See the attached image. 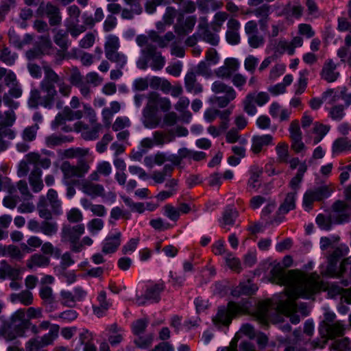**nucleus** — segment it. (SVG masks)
<instances>
[{
	"instance_id": "obj_1",
	"label": "nucleus",
	"mask_w": 351,
	"mask_h": 351,
	"mask_svg": "<svg viewBox=\"0 0 351 351\" xmlns=\"http://www.w3.org/2000/svg\"><path fill=\"white\" fill-rule=\"evenodd\" d=\"M292 263V258L286 256L282 265H274L270 271V280L272 282L286 287V293L283 295L285 298L280 300L278 309L287 315L295 312V300L298 297L309 298L319 288L318 281L314 277L307 276L297 271L286 274L285 268L291 267Z\"/></svg>"
},
{
	"instance_id": "obj_2",
	"label": "nucleus",
	"mask_w": 351,
	"mask_h": 351,
	"mask_svg": "<svg viewBox=\"0 0 351 351\" xmlns=\"http://www.w3.org/2000/svg\"><path fill=\"white\" fill-rule=\"evenodd\" d=\"M80 106V99L76 96L72 97L70 101V107H65L63 111L56 116L53 122V125L58 127L64 124L66 121H71L76 119H80L82 118L84 114L86 116L90 123H95L97 121L96 112L90 104H83V111L80 110H72L78 108Z\"/></svg>"
},
{
	"instance_id": "obj_3",
	"label": "nucleus",
	"mask_w": 351,
	"mask_h": 351,
	"mask_svg": "<svg viewBox=\"0 0 351 351\" xmlns=\"http://www.w3.org/2000/svg\"><path fill=\"white\" fill-rule=\"evenodd\" d=\"M211 90L215 94H223V96H214L211 101L220 108H224L237 97L235 90L223 82L215 81L213 83Z\"/></svg>"
},
{
	"instance_id": "obj_4",
	"label": "nucleus",
	"mask_w": 351,
	"mask_h": 351,
	"mask_svg": "<svg viewBox=\"0 0 351 351\" xmlns=\"http://www.w3.org/2000/svg\"><path fill=\"white\" fill-rule=\"evenodd\" d=\"M58 80V75L49 67L45 68V77L41 83V94L45 106H50L57 96V91L53 86L54 81Z\"/></svg>"
},
{
	"instance_id": "obj_5",
	"label": "nucleus",
	"mask_w": 351,
	"mask_h": 351,
	"mask_svg": "<svg viewBox=\"0 0 351 351\" xmlns=\"http://www.w3.org/2000/svg\"><path fill=\"white\" fill-rule=\"evenodd\" d=\"M332 184L324 185L315 189L307 190L303 197V206L305 210L309 211L315 202L321 201L328 197L333 192Z\"/></svg>"
},
{
	"instance_id": "obj_6",
	"label": "nucleus",
	"mask_w": 351,
	"mask_h": 351,
	"mask_svg": "<svg viewBox=\"0 0 351 351\" xmlns=\"http://www.w3.org/2000/svg\"><path fill=\"white\" fill-rule=\"evenodd\" d=\"M12 322L15 328L12 330L6 332L5 338L8 341L24 336L25 329L29 328L30 322L26 317L25 309L16 311L12 316Z\"/></svg>"
},
{
	"instance_id": "obj_7",
	"label": "nucleus",
	"mask_w": 351,
	"mask_h": 351,
	"mask_svg": "<svg viewBox=\"0 0 351 351\" xmlns=\"http://www.w3.org/2000/svg\"><path fill=\"white\" fill-rule=\"evenodd\" d=\"M269 100L266 92H253L248 93L243 101V110L249 115L253 116L257 112L255 106H263Z\"/></svg>"
},
{
	"instance_id": "obj_8",
	"label": "nucleus",
	"mask_w": 351,
	"mask_h": 351,
	"mask_svg": "<svg viewBox=\"0 0 351 351\" xmlns=\"http://www.w3.org/2000/svg\"><path fill=\"white\" fill-rule=\"evenodd\" d=\"M243 308L235 303L230 302L227 307H220L213 321L216 325H228L233 315L243 313Z\"/></svg>"
},
{
	"instance_id": "obj_9",
	"label": "nucleus",
	"mask_w": 351,
	"mask_h": 351,
	"mask_svg": "<svg viewBox=\"0 0 351 351\" xmlns=\"http://www.w3.org/2000/svg\"><path fill=\"white\" fill-rule=\"evenodd\" d=\"M171 107V104L168 98L160 97L156 93H151L147 97L145 111L151 114H154L159 110L167 112L170 110Z\"/></svg>"
},
{
	"instance_id": "obj_10",
	"label": "nucleus",
	"mask_w": 351,
	"mask_h": 351,
	"mask_svg": "<svg viewBox=\"0 0 351 351\" xmlns=\"http://www.w3.org/2000/svg\"><path fill=\"white\" fill-rule=\"evenodd\" d=\"M61 170L66 179L82 178L89 171L90 166L84 161L79 162L76 166L71 165L68 162H64L61 166Z\"/></svg>"
},
{
	"instance_id": "obj_11",
	"label": "nucleus",
	"mask_w": 351,
	"mask_h": 351,
	"mask_svg": "<svg viewBox=\"0 0 351 351\" xmlns=\"http://www.w3.org/2000/svg\"><path fill=\"white\" fill-rule=\"evenodd\" d=\"M345 196L346 199L350 202V205L342 201H337L332 206V210L341 213L339 216L343 217L339 220V223L348 221L351 219V184L346 189Z\"/></svg>"
},
{
	"instance_id": "obj_12",
	"label": "nucleus",
	"mask_w": 351,
	"mask_h": 351,
	"mask_svg": "<svg viewBox=\"0 0 351 351\" xmlns=\"http://www.w3.org/2000/svg\"><path fill=\"white\" fill-rule=\"evenodd\" d=\"M86 295V291L81 288L75 289L73 292L62 290L60 292V302L64 306L73 307L77 302L84 300Z\"/></svg>"
},
{
	"instance_id": "obj_13",
	"label": "nucleus",
	"mask_w": 351,
	"mask_h": 351,
	"mask_svg": "<svg viewBox=\"0 0 351 351\" xmlns=\"http://www.w3.org/2000/svg\"><path fill=\"white\" fill-rule=\"evenodd\" d=\"M121 233L119 230H114L110 233L102 243V252L108 254L117 251L121 245Z\"/></svg>"
},
{
	"instance_id": "obj_14",
	"label": "nucleus",
	"mask_w": 351,
	"mask_h": 351,
	"mask_svg": "<svg viewBox=\"0 0 351 351\" xmlns=\"http://www.w3.org/2000/svg\"><path fill=\"white\" fill-rule=\"evenodd\" d=\"M164 285L162 282L149 286L146 290L144 298H137L136 302L141 305L145 304V300H147L151 302H158L160 300V295L161 292L164 290Z\"/></svg>"
},
{
	"instance_id": "obj_15",
	"label": "nucleus",
	"mask_w": 351,
	"mask_h": 351,
	"mask_svg": "<svg viewBox=\"0 0 351 351\" xmlns=\"http://www.w3.org/2000/svg\"><path fill=\"white\" fill-rule=\"evenodd\" d=\"M106 330L108 342L112 346H117L123 341L125 331L121 327L118 326L117 324H113L108 326Z\"/></svg>"
},
{
	"instance_id": "obj_16",
	"label": "nucleus",
	"mask_w": 351,
	"mask_h": 351,
	"mask_svg": "<svg viewBox=\"0 0 351 351\" xmlns=\"http://www.w3.org/2000/svg\"><path fill=\"white\" fill-rule=\"evenodd\" d=\"M274 145V137L271 134L255 135L252 139L251 150L254 154H258L264 147Z\"/></svg>"
},
{
	"instance_id": "obj_17",
	"label": "nucleus",
	"mask_w": 351,
	"mask_h": 351,
	"mask_svg": "<svg viewBox=\"0 0 351 351\" xmlns=\"http://www.w3.org/2000/svg\"><path fill=\"white\" fill-rule=\"evenodd\" d=\"M85 232V226L82 223L77 224L73 227L64 226L61 232L62 241L79 239Z\"/></svg>"
},
{
	"instance_id": "obj_18",
	"label": "nucleus",
	"mask_w": 351,
	"mask_h": 351,
	"mask_svg": "<svg viewBox=\"0 0 351 351\" xmlns=\"http://www.w3.org/2000/svg\"><path fill=\"white\" fill-rule=\"evenodd\" d=\"M90 181V180L82 182L81 184V190L82 192L92 197L104 195V186L99 184H94Z\"/></svg>"
},
{
	"instance_id": "obj_19",
	"label": "nucleus",
	"mask_w": 351,
	"mask_h": 351,
	"mask_svg": "<svg viewBox=\"0 0 351 351\" xmlns=\"http://www.w3.org/2000/svg\"><path fill=\"white\" fill-rule=\"evenodd\" d=\"M121 110V104L117 101L110 102V106L104 108L101 112L103 122L106 126L110 127L114 114Z\"/></svg>"
},
{
	"instance_id": "obj_20",
	"label": "nucleus",
	"mask_w": 351,
	"mask_h": 351,
	"mask_svg": "<svg viewBox=\"0 0 351 351\" xmlns=\"http://www.w3.org/2000/svg\"><path fill=\"white\" fill-rule=\"evenodd\" d=\"M322 77L328 82H335L339 77V73L336 71V64L332 60H328L324 64Z\"/></svg>"
},
{
	"instance_id": "obj_21",
	"label": "nucleus",
	"mask_w": 351,
	"mask_h": 351,
	"mask_svg": "<svg viewBox=\"0 0 351 351\" xmlns=\"http://www.w3.org/2000/svg\"><path fill=\"white\" fill-rule=\"evenodd\" d=\"M269 112L273 118L279 119L280 121H287L291 114V111L282 108L278 102L271 103Z\"/></svg>"
},
{
	"instance_id": "obj_22",
	"label": "nucleus",
	"mask_w": 351,
	"mask_h": 351,
	"mask_svg": "<svg viewBox=\"0 0 351 351\" xmlns=\"http://www.w3.org/2000/svg\"><path fill=\"white\" fill-rule=\"evenodd\" d=\"M50 263V258L40 254H34L27 261V267L30 269L47 267Z\"/></svg>"
},
{
	"instance_id": "obj_23",
	"label": "nucleus",
	"mask_w": 351,
	"mask_h": 351,
	"mask_svg": "<svg viewBox=\"0 0 351 351\" xmlns=\"http://www.w3.org/2000/svg\"><path fill=\"white\" fill-rule=\"evenodd\" d=\"M111 171L112 167L108 162H100L97 164L96 170L90 174L89 179L92 181H97L99 180V175L108 176L111 173Z\"/></svg>"
},
{
	"instance_id": "obj_24",
	"label": "nucleus",
	"mask_w": 351,
	"mask_h": 351,
	"mask_svg": "<svg viewBox=\"0 0 351 351\" xmlns=\"http://www.w3.org/2000/svg\"><path fill=\"white\" fill-rule=\"evenodd\" d=\"M326 335L328 338L332 339L343 335L345 327L340 322H336L333 324H326L324 328Z\"/></svg>"
},
{
	"instance_id": "obj_25",
	"label": "nucleus",
	"mask_w": 351,
	"mask_h": 351,
	"mask_svg": "<svg viewBox=\"0 0 351 351\" xmlns=\"http://www.w3.org/2000/svg\"><path fill=\"white\" fill-rule=\"evenodd\" d=\"M262 174V169L255 167L251 169V175L247 182L249 190L256 191L261 186L260 176Z\"/></svg>"
},
{
	"instance_id": "obj_26",
	"label": "nucleus",
	"mask_w": 351,
	"mask_h": 351,
	"mask_svg": "<svg viewBox=\"0 0 351 351\" xmlns=\"http://www.w3.org/2000/svg\"><path fill=\"white\" fill-rule=\"evenodd\" d=\"M149 40L158 43L160 47H164L166 44L164 43L162 39L156 35V33H152L149 36L145 35H140L136 38V43L140 47H145L148 45Z\"/></svg>"
},
{
	"instance_id": "obj_27",
	"label": "nucleus",
	"mask_w": 351,
	"mask_h": 351,
	"mask_svg": "<svg viewBox=\"0 0 351 351\" xmlns=\"http://www.w3.org/2000/svg\"><path fill=\"white\" fill-rule=\"evenodd\" d=\"M274 53L278 55H282L285 53H288L289 56L294 54L290 42L285 38H280L276 41Z\"/></svg>"
},
{
	"instance_id": "obj_28",
	"label": "nucleus",
	"mask_w": 351,
	"mask_h": 351,
	"mask_svg": "<svg viewBox=\"0 0 351 351\" xmlns=\"http://www.w3.org/2000/svg\"><path fill=\"white\" fill-rule=\"evenodd\" d=\"M119 47L120 44L118 37L114 35L108 36L104 45L106 56L118 51Z\"/></svg>"
},
{
	"instance_id": "obj_29",
	"label": "nucleus",
	"mask_w": 351,
	"mask_h": 351,
	"mask_svg": "<svg viewBox=\"0 0 351 351\" xmlns=\"http://www.w3.org/2000/svg\"><path fill=\"white\" fill-rule=\"evenodd\" d=\"M42 173L40 170L33 171L29 177V184L35 193L40 191L43 188V183L41 179Z\"/></svg>"
},
{
	"instance_id": "obj_30",
	"label": "nucleus",
	"mask_w": 351,
	"mask_h": 351,
	"mask_svg": "<svg viewBox=\"0 0 351 351\" xmlns=\"http://www.w3.org/2000/svg\"><path fill=\"white\" fill-rule=\"evenodd\" d=\"M350 140L346 138H339L335 140L332 144V152L333 155H338L350 149Z\"/></svg>"
},
{
	"instance_id": "obj_31",
	"label": "nucleus",
	"mask_w": 351,
	"mask_h": 351,
	"mask_svg": "<svg viewBox=\"0 0 351 351\" xmlns=\"http://www.w3.org/2000/svg\"><path fill=\"white\" fill-rule=\"evenodd\" d=\"M184 81L185 86L189 91L195 93L202 92V87L197 83L196 76L193 73H188L185 77Z\"/></svg>"
},
{
	"instance_id": "obj_32",
	"label": "nucleus",
	"mask_w": 351,
	"mask_h": 351,
	"mask_svg": "<svg viewBox=\"0 0 351 351\" xmlns=\"http://www.w3.org/2000/svg\"><path fill=\"white\" fill-rule=\"evenodd\" d=\"M19 269L12 268L4 261H1L0 265V278H15L19 276Z\"/></svg>"
},
{
	"instance_id": "obj_33",
	"label": "nucleus",
	"mask_w": 351,
	"mask_h": 351,
	"mask_svg": "<svg viewBox=\"0 0 351 351\" xmlns=\"http://www.w3.org/2000/svg\"><path fill=\"white\" fill-rule=\"evenodd\" d=\"M60 327L57 324H52L50 327V330L47 334L43 335L40 340L43 342L44 346L52 344L55 339L58 337Z\"/></svg>"
},
{
	"instance_id": "obj_34",
	"label": "nucleus",
	"mask_w": 351,
	"mask_h": 351,
	"mask_svg": "<svg viewBox=\"0 0 351 351\" xmlns=\"http://www.w3.org/2000/svg\"><path fill=\"white\" fill-rule=\"evenodd\" d=\"M295 192H292L287 194L284 202L281 204L279 208L281 213H287L295 208Z\"/></svg>"
},
{
	"instance_id": "obj_35",
	"label": "nucleus",
	"mask_w": 351,
	"mask_h": 351,
	"mask_svg": "<svg viewBox=\"0 0 351 351\" xmlns=\"http://www.w3.org/2000/svg\"><path fill=\"white\" fill-rule=\"evenodd\" d=\"M307 73V71H303L300 73V77L297 82L293 86L295 95H302L305 91L308 83L307 78L305 75Z\"/></svg>"
},
{
	"instance_id": "obj_36",
	"label": "nucleus",
	"mask_w": 351,
	"mask_h": 351,
	"mask_svg": "<svg viewBox=\"0 0 351 351\" xmlns=\"http://www.w3.org/2000/svg\"><path fill=\"white\" fill-rule=\"evenodd\" d=\"M237 212L236 211L235 209H226L224 211L222 219L221 220V226L223 228H226V226H232L234 224L235 219L237 217Z\"/></svg>"
},
{
	"instance_id": "obj_37",
	"label": "nucleus",
	"mask_w": 351,
	"mask_h": 351,
	"mask_svg": "<svg viewBox=\"0 0 351 351\" xmlns=\"http://www.w3.org/2000/svg\"><path fill=\"white\" fill-rule=\"evenodd\" d=\"M173 170V167L170 165H166L163 170L156 171L152 173V178L156 183L161 184L165 182L166 178L171 175V172Z\"/></svg>"
},
{
	"instance_id": "obj_38",
	"label": "nucleus",
	"mask_w": 351,
	"mask_h": 351,
	"mask_svg": "<svg viewBox=\"0 0 351 351\" xmlns=\"http://www.w3.org/2000/svg\"><path fill=\"white\" fill-rule=\"evenodd\" d=\"M154 340V335L152 334L143 336L142 335L136 336L134 342V344L141 349H147L150 347Z\"/></svg>"
},
{
	"instance_id": "obj_39",
	"label": "nucleus",
	"mask_w": 351,
	"mask_h": 351,
	"mask_svg": "<svg viewBox=\"0 0 351 351\" xmlns=\"http://www.w3.org/2000/svg\"><path fill=\"white\" fill-rule=\"evenodd\" d=\"M77 22L78 21H67L66 31L73 37H77L86 30V27L77 25Z\"/></svg>"
},
{
	"instance_id": "obj_40",
	"label": "nucleus",
	"mask_w": 351,
	"mask_h": 351,
	"mask_svg": "<svg viewBox=\"0 0 351 351\" xmlns=\"http://www.w3.org/2000/svg\"><path fill=\"white\" fill-rule=\"evenodd\" d=\"M329 131V127L322 123H315L313 127V132L317 134L314 138V144H317L321 141L323 137Z\"/></svg>"
},
{
	"instance_id": "obj_41",
	"label": "nucleus",
	"mask_w": 351,
	"mask_h": 351,
	"mask_svg": "<svg viewBox=\"0 0 351 351\" xmlns=\"http://www.w3.org/2000/svg\"><path fill=\"white\" fill-rule=\"evenodd\" d=\"M176 16V10L173 9L172 8H168L163 16V22H158L157 23L158 29L162 30L163 25H170L171 24H172Z\"/></svg>"
},
{
	"instance_id": "obj_42",
	"label": "nucleus",
	"mask_w": 351,
	"mask_h": 351,
	"mask_svg": "<svg viewBox=\"0 0 351 351\" xmlns=\"http://www.w3.org/2000/svg\"><path fill=\"white\" fill-rule=\"evenodd\" d=\"M106 57L110 61L114 62L119 69L123 68L127 63L126 56L119 51L111 53Z\"/></svg>"
},
{
	"instance_id": "obj_43",
	"label": "nucleus",
	"mask_w": 351,
	"mask_h": 351,
	"mask_svg": "<svg viewBox=\"0 0 351 351\" xmlns=\"http://www.w3.org/2000/svg\"><path fill=\"white\" fill-rule=\"evenodd\" d=\"M270 306L269 301H265L259 304V306L257 309L256 317L257 319L260 320L261 322L265 323L267 320L268 317V310Z\"/></svg>"
},
{
	"instance_id": "obj_44",
	"label": "nucleus",
	"mask_w": 351,
	"mask_h": 351,
	"mask_svg": "<svg viewBox=\"0 0 351 351\" xmlns=\"http://www.w3.org/2000/svg\"><path fill=\"white\" fill-rule=\"evenodd\" d=\"M148 325V321L145 319H138L132 325V333L136 336L143 335Z\"/></svg>"
},
{
	"instance_id": "obj_45",
	"label": "nucleus",
	"mask_w": 351,
	"mask_h": 351,
	"mask_svg": "<svg viewBox=\"0 0 351 351\" xmlns=\"http://www.w3.org/2000/svg\"><path fill=\"white\" fill-rule=\"evenodd\" d=\"M1 254L3 256L8 255L13 258L17 259L22 258L23 256L21 250L18 247L12 245L4 246Z\"/></svg>"
},
{
	"instance_id": "obj_46",
	"label": "nucleus",
	"mask_w": 351,
	"mask_h": 351,
	"mask_svg": "<svg viewBox=\"0 0 351 351\" xmlns=\"http://www.w3.org/2000/svg\"><path fill=\"white\" fill-rule=\"evenodd\" d=\"M58 228V224L56 222L44 221L40 226V231L47 236L56 234Z\"/></svg>"
},
{
	"instance_id": "obj_47",
	"label": "nucleus",
	"mask_w": 351,
	"mask_h": 351,
	"mask_svg": "<svg viewBox=\"0 0 351 351\" xmlns=\"http://www.w3.org/2000/svg\"><path fill=\"white\" fill-rule=\"evenodd\" d=\"M27 246L25 244L22 245L23 250L26 253H29L32 251V250L29 247L38 248L42 245L43 241L42 240L36 236L30 237L27 241Z\"/></svg>"
},
{
	"instance_id": "obj_48",
	"label": "nucleus",
	"mask_w": 351,
	"mask_h": 351,
	"mask_svg": "<svg viewBox=\"0 0 351 351\" xmlns=\"http://www.w3.org/2000/svg\"><path fill=\"white\" fill-rule=\"evenodd\" d=\"M224 258L226 264L231 269L239 271L241 262L239 258L235 257L231 252H227Z\"/></svg>"
},
{
	"instance_id": "obj_49",
	"label": "nucleus",
	"mask_w": 351,
	"mask_h": 351,
	"mask_svg": "<svg viewBox=\"0 0 351 351\" xmlns=\"http://www.w3.org/2000/svg\"><path fill=\"white\" fill-rule=\"evenodd\" d=\"M87 228L92 234H96L104 228V221L101 219H93L88 223Z\"/></svg>"
},
{
	"instance_id": "obj_50",
	"label": "nucleus",
	"mask_w": 351,
	"mask_h": 351,
	"mask_svg": "<svg viewBox=\"0 0 351 351\" xmlns=\"http://www.w3.org/2000/svg\"><path fill=\"white\" fill-rule=\"evenodd\" d=\"M41 246V251L45 255L54 256L57 258L60 257V250L55 247L50 242H45Z\"/></svg>"
},
{
	"instance_id": "obj_51",
	"label": "nucleus",
	"mask_w": 351,
	"mask_h": 351,
	"mask_svg": "<svg viewBox=\"0 0 351 351\" xmlns=\"http://www.w3.org/2000/svg\"><path fill=\"white\" fill-rule=\"evenodd\" d=\"M164 215L171 220L176 221L180 217L178 209L171 204H166L163 207Z\"/></svg>"
},
{
	"instance_id": "obj_52",
	"label": "nucleus",
	"mask_w": 351,
	"mask_h": 351,
	"mask_svg": "<svg viewBox=\"0 0 351 351\" xmlns=\"http://www.w3.org/2000/svg\"><path fill=\"white\" fill-rule=\"evenodd\" d=\"M289 145L285 142L279 143L276 147V151L278 158L282 160L286 161L289 156Z\"/></svg>"
},
{
	"instance_id": "obj_53",
	"label": "nucleus",
	"mask_w": 351,
	"mask_h": 351,
	"mask_svg": "<svg viewBox=\"0 0 351 351\" xmlns=\"http://www.w3.org/2000/svg\"><path fill=\"white\" fill-rule=\"evenodd\" d=\"M54 83L57 84L59 92L64 97L69 95L71 90V86L65 82L64 78L58 75V80L57 81H54Z\"/></svg>"
},
{
	"instance_id": "obj_54",
	"label": "nucleus",
	"mask_w": 351,
	"mask_h": 351,
	"mask_svg": "<svg viewBox=\"0 0 351 351\" xmlns=\"http://www.w3.org/2000/svg\"><path fill=\"white\" fill-rule=\"evenodd\" d=\"M205 60L209 65H216L219 61V56L217 51L213 48L208 49L206 53Z\"/></svg>"
},
{
	"instance_id": "obj_55",
	"label": "nucleus",
	"mask_w": 351,
	"mask_h": 351,
	"mask_svg": "<svg viewBox=\"0 0 351 351\" xmlns=\"http://www.w3.org/2000/svg\"><path fill=\"white\" fill-rule=\"evenodd\" d=\"M150 226L155 230L158 231H164L170 228L169 223L165 222L161 218L152 219L149 222Z\"/></svg>"
},
{
	"instance_id": "obj_56",
	"label": "nucleus",
	"mask_w": 351,
	"mask_h": 351,
	"mask_svg": "<svg viewBox=\"0 0 351 351\" xmlns=\"http://www.w3.org/2000/svg\"><path fill=\"white\" fill-rule=\"evenodd\" d=\"M291 139H295L302 137V132L299 122L296 120L291 121L289 128Z\"/></svg>"
},
{
	"instance_id": "obj_57",
	"label": "nucleus",
	"mask_w": 351,
	"mask_h": 351,
	"mask_svg": "<svg viewBox=\"0 0 351 351\" xmlns=\"http://www.w3.org/2000/svg\"><path fill=\"white\" fill-rule=\"evenodd\" d=\"M130 125V120L126 117H119L116 119L112 125V129L114 131H119L129 127Z\"/></svg>"
},
{
	"instance_id": "obj_58",
	"label": "nucleus",
	"mask_w": 351,
	"mask_h": 351,
	"mask_svg": "<svg viewBox=\"0 0 351 351\" xmlns=\"http://www.w3.org/2000/svg\"><path fill=\"white\" fill-rule=\"evenodd\" d=\"M152 83L157 85L158 88H160L161 90L165 93H169L171 89V85L170 82L165 79L154 77L152 80Z\"/></svg>"
},
{
	"instance_id": "obj_59",
	"label": "nucleus",
	"mask_w": 351,
	"mask_h": 351,
	"mask_svg": "<svg viewBox=\"0 0 351 351\" xmlns=\"http://www.w3.org/2000/svg\"><path fill=\"white\" fill-rule=\"evenodd\" d=\"M248 43L252 48H258L265 43L264 37L258 34L251 35L248 37Z\"/></svg>"
},
{
	"instance_id": "obj_60",
	"label": "nucleus",
	"mask_w": 351,
	"mask_h": 351,
	"mask_svg": "<svg viewBox=\"0 0 351 351\" xmlns=\"http://www.w3.org/2000/svg\"><path fill=\"white\" fill-rule=\"evenodd\" d=\"M67 219L71 223H78L83 219L82 212L77 208H72L66 214Z\"/></svg>"
},
{
	"instance_id": "obj_61",
	"label": "nucleus",
	"mask_w": 351,
	"mask_h": 351,
	"mask_svg": "<svg viewBox=\"0 0 351 351\" xmlns=\"http://www.w3.org/2000/svg\"><path fill=\"white\" fill-rule=\"evenodd\" d=\"M316 223L317 226L322 230H328L331 228V221L328 217L324 216L323 214H319L316 218Z\"/></svg>"
},
{
	"instance_id": "obj_62",
	"label": "nucleus",
	"mask_w": 351,
	"mask_h": 351,
	"mask_svg": "<svg viewBox=\"0 0 351 351\" xmlns=\"http://www.w3.org/2000/svg\"><path fill=\"white\" fill-rule=\"evenodd\" d=\"M40 296L47 303L51 304L53 302L52 289L49 287H43L40 290Z\"/></svg>"
},
{
	"instance_id": "obj_63",
	"label": "nucleus",
	"mask_w": 351,
	"mask_h": 351,
	"mask_svg": "<svg viewBox=\"0 0 351 351\" xmlns=\"http://www.w3.org/2000/svg\"><path fill=\"white\" fill-rule=\"evenodd\" d=\"M16 299L23 304L28 306L33 302L32 293L29 291H22L16 295Z\"/></svg>"
},
{
	"instance_id": "obj_64",
	"label": "nucleus",
	"mask_w": 351,
	"mask_h": 351,
	"mask_svg": "<svg viewBox=\"0 0 351 351\" xmlns=\"http://www.w3.org/2000/svg\"><path fill=\"white\" fill-rule=\"evenodd\" d=\"M43 347H44V345H43L40 339H32L29 340L25 345L27 351H38Z\"/></svg>"
}]
</instances>
